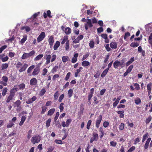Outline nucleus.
Returning a JSON list of instances; mask_svg holds the SVG:
<instances>
[{
	"mask_svg": "<svg viewBox=\"0 0 152 152\" xmlns=\"http://www.w3.org/2000/svg\"><path fill=\"white\" fill-rule=\"evenodd\" d=\"M70 75H71L70 72H69L66 75V77L65 78V80L66 81L68 80V79L69 78L70 76Z\"/></svg>",
	"mask_w": 152,
	"mask_h": 152,
	"instance_id": "56",
	"label": "nucleus"
},
{
	"mask_svg": "<svg viewBox=\"0 0 152 152\" xmlns=\"http://www.w3.org/2000/svg\"><path fill=\"white\" fill-rule=\"evenodd\" d=\"M48 69L46 68H44L43 70V72L42 73V75L43 76H45L48 72Z\"/></svg>",
	"mask_w": 152,
	"mask_h": 152,
	"instance_id": "55",
	"label": "nucleus"
},
{
	"mask_svg": "<svg viewBox=\"0 0 152 152\" xmlns=\"http://www.w3.org/2000/svg\"><path fill=\"white\" fill-rule=\"evenodd\" d=\"M29 57V56H28V53H25L21 57V58L22 59H25Z\"/></svg>",
	"mask_w": 152,
	"mask_h": 152,
	"instance_id": "32",
	"label": "nucleus"
},
{
	"mask_svg": "<svg viewBox=\"0 0 152 152\" xmlns=\"http://www.w3.org/2000/svg\"><path fill=\"white\" fill-rule=\"evenodd\" d=\"M42 54H39L36 56L34 59V61H37L40 60L43 57Z\"/></svg>",
	"mask_w": 152,
	"mask_h": 152,
	"instance_id": "14",
	"label": "nucleus"
},
{
	"mask_svg": "<svg viewBox=\"0 0 152 152\" xmlns=\"http://www.w3.org/2000/svg\"><path fill=\"white\" fill-rule=\"evenodd\" d=\"M68 36L67 35L64 36L63 39L62 41L61 42V44L62 45L64 44L65 42H66L68 41H69L68 39Z\"/></svg>",
	"mask_w": 152,
	"mask_h": 152,
	"instance_id": "16",
	"label": "nucleus"
},
{
	"mask_svg": "<svg viewBox=\"0 0 152 152\" xmlns=\"http://www.w3.org/2000/svg\"><path fill=\"white\" fill-rule=\"evenodd\" d=\"M83 68L82 67H80L79 69H77L75 72V76L77 77L78 76V74L80 72L81 70L83 69Z\"/></svg>",
	"mask_w": 152,
	"mask_h": 152,
	"instance_id": "24",
	"label": "nucleus"
},
{
	"mask_svg": "<svg viewBox=\"0 0 152 152\" xmlns=\"http://www.w3.org/2000/svg\"><path fill=\"white\" fill-rule=\"evenodd\" d=\"M90 65V62L87 61H83L82 63V65L84 67H86Z\"/></svg>",
	"mask_w": 152,
	"mask_h": 152,
	"instance_id": "21",
	"label": "nucleus"
},
{
	"mask_svg": "<svg viewBox=\"0 0 152 152\" xmlns=\"http://www.w3.org/2000/svg\"><path fill=\"white\" fill-rule=\"evenodd\" d=\"M99 131L100 132L99 137L100 138H102L104 135V130L102 127L99 128Z\"/></svg>",
	"mask_w": 152,
	"mask_h": 152,
	"instance_id": "20",
	"label": "nucleus"
},
{
	"mask_svg": "<svg viewBox=\"0 0 152 152\" xmlns=\"http://www.w3.org/2000/svg\"><path fill=\"white\" fill-rule=\"evenodd\" d=\"M41 140V137L39 135H36L35 136L33 137L31 139V141L33 144H35L36 143H38L40 142Z\"/></svg>",
	"mask_w": 152,
	"mask_h": 152,
	"instance_id": "2",
	"label": "nucleus"
},
{
	"mask_svg": "<svg viewBox=\"0 0 152 152\" xmlns=\"http://www.w3.org/2000/svg\"><path fill=\"white\" fill-rule=\"evenodd\" d=\"M14 96H15L13 94L10 93L9 95L8 96L7 99L6 101V102H9L11 100L13 99V98Z\"/></svg>",
	"mask_w": 152,
	"mask_h": 152,
	"instance_id": "11",
	"label": "nucleus"
},
{
	"mask_svg": "<svg viewBox=\"0 0 152 152\" xmlns=\"http://www.w3.org/2000/svg\"><path fill=\"white\" fill-rule=\"evenodd\" d=\"M124 124L123 123H121L119 126V129L121 130H122L124 128Z\"/></svg>",
	"mask_w": 152,
	"mask_h": 152,
	"instance_id": "37",
	"label": "nucleus"
},
{
	"mask_svg": "<svg viewBox=\"0 0 152 152\" xmlns=\"http://www.w3.org/2000/svg\"><path fill=\"white\" fill-rule=\"evenodd\" d=\"M8 66V65L7 64H3L2 65L1 70H3L4 69H6Z\"/></svg>",
	"mask_w": 152,
	"mask_h": 152,
	"instance_id": "34",
	"label": "nucleus"
},
{
	"mask_svg": "<svg viewBox=\"0 0 152 152\" xmlns=\"http://www.w3.org/2000/svg\"><path fill=\"white\" fill-rule=\"evenodd\" d=\"M135 149V148L134 146H132L127 151V152H132L134 151Z\"/></svg>",
	"mask_w": 152,
	"mask_h": 152,
	"instance_id": "64",
	"label": "nucleus"
},
{
	"mask_svg": "<svg viewBox=\"0 0 152 152\" xmlns=\"http://www.w3.org/2000/svg\"><path fill=\"white\" fill-rule=\"evenodd\" d=\"M69 57L67 56H64L62 57V60L63 62L65 63L68 61Z\"/></svg>",
	"mask_w": 152,
	"mask_h": 152,
	"instance_id": "30",
	"label": "nucleus"
},
{
	"mask_svg": "<svg viewBox=\"0 0 152 152\" xmlns=\"http://www.w3.org/2000/svg\"><path fill=\"white\" fill-rule=\"evenodd\" d=\"M113 66L115 69H117L119 66H121V68H123L122 65L121 64L120 61L118 60H116L113 63Z\"/></svg>",
	"mask_w": 152,
	"mask_h": 152,
	"instance_id": "5",
	"label": "nucleus"
},
{
	"mask_svg": "<svg viewBox=\"0 0 152 152\" xmlns=\"http://www.w3.org/2000/svg\"><path fill=\"white\" fill-rule=\"evenodd\" d=\"M64 32L67 35L70 34L71 33V29L69 27L66 28L65 29Z\"/></svg>",
	"mask_w": 152,
	"mask_h": 152,
	"instance_id": "22",
	"label": "nucleus"
},
{
	"mask_svg": "<svg viewBox=\"0 0 152 152\" xmlns=\"http://www.w3.org/2000/svg\"><path fill=\"white\" fill-rule=\"evenodd\" d=\"M93 139L95 140L96 141L98 139V134L95 132H94L93 133Z\"/></svg>",
	"mask_w": 152,
	"mask_h": 152,
	"instance_id": "33",
	"label": "nucleus"
},
{
	"mask_svg": "<svg viewBox=\"0 0 152 152\" xmlns=\"http://www.w3.org/2000/svg\"><path fill=\"white\" fill-rule=\"evenodd\" d=\"M7 45H4L2 46H1L0 48V53H1L4 50V49H5L6 48H7Z\"/></svg>",
	"mask_w": 152,
	"mask_h": 152,
	"instance_id": "49",
	"label": "nucleus"
},
{
	"mask_svg": "<svg viewBox=\"0 0 152 152\" xmlns=\"http://www.w3.org/2000/svg\"><path fill=\"white\" fill-rule=\"evenodd\" d=\"M64 105V103L63 102L61 103L60 105L59 109H60V111L61 112H62L64 110V107L63 106Z\"/></svg>",
	"mask_w": 152,
	"mask_h": 152,
	"instance_id": "50",
	"label": "nucleus"
},
{
	"mask_svg": "<svg viewBox=\"0 0 152 152\" xmlns=\"http://www.w3.org/2000/svg\"><path fill=\"white\" fill-rule=\"evenodd\" d=\"M21 103V101L20 100H18L15 102L14 104L17 107H19Z\"/></svg>",
	"mask_w": 152,
	"mask_h": 152,
	"instance_id": "43",
	"label": "nucleus"
},
{
	"mask_svg": "<svg viewBox=\"0 0 152 152\" xmlns=\"http://www.w3.org/2000/svg\"><path fill=\"white\" fill-rule=\"evenodd\" d=\"M51 119L50 118H49L48 119V120L46 121V126L47 127H48L50 125V123L51 122Z\"/></svg>",
	"mask_w": 152,
	"mask_h": 152,
	"instance_id": "36",
	"label": "nucleus"
},
{
	"mask_svg": "<svg viewBox=\"0 0 152 152\" xmlns=\"http://www.w3.org/2000/svg\"><path fill=\"white\" fill-rule=\"evenodd\" d=\"M98 33H100L103 31V29L102 27H100L97 29Z\"/></svg>",
	"mask_w": 152,
	"mask_h": 152,
	"instance_id": "59",
	"label": "nucleus"
},
{
	"mask_svg": "<svg viewBox=\"0 0 152 152\" xmlns=\"http://www.w3.org/2000/svg\"><path fill=\"white\" fill-rule=\"evenodd\" d=\"M117 145L116 142L115 141H112L110 142V145L113 147H115Z\"/></svg>",
	"mask_w": 152,
	"mask_h": 152,
	"instance_id": "57",
	"label": "nucleus"
},
{
	"mask_svg": "<svg viewBox=\"0 0 152 152\" xmlns=\"http://www.w3.org/2000/svg\"><path fill=\"white\" fill-rule=\"evenodd\" d=\"M55 147L54 146H50L48 148V151L47 152H52L54 149Z\"/></svg>",
	"mask_w": 152,
	"mask_h": 152,
	"instance_id": "46",
	"label": "nucleus"
},
{
	"mask_svg": "<svg viewBox=\"0 0 152 152\" xmlns=\"http://www.w3.org/2000/svg\"><path fill=\"white\" fill-rule=\"evenodd\" d=\"M133 68V65H131L129 66L128 68L127 69L126 71L130 73L132 70Z\"/></svg>",
	"mask_w": 152,
	"mask_h": 152,
	"instance_id": "52",
	"label": "nucleus"
},
{
	"mask_svg": "<svg viewBox=\"0 0 152 152\" xmlns=\"http://www.w3.org/2000/svg\"><path fill=\"white\" fill-rule=\"evenodd\" d=\"M46 91L45 90V89H44V88H42L41 89V90L40 91L39 93V95L40 96H43L44 94L45 93Z\"/></svg>",
	"mask_w": 152,
	"mask_h": 152,
	"instance_id": "28",
	"label": "nucleus"
},
{
	"mask_svg": "<svg viewBox=\"0 0 152 152\" xmlns=\"http://www.w3.org/2000/svg\"><path fill=\"white\" fill-rule=\"evenodd\" d=\"M27 37L26 36H25L23 37V38H22L20 41V42L21 44L24 43L26 40H27Z\"/></svg>",
	"mask_w": 152,
	"mask_h": 152,
	"instance_id": "44",
	"label": "nucleus"
},
{
	"mask_svg": "<svg viewBox=\"0 0 152 152\" xmlns=\"http://www.w3.org/2000/svg\"><path fill=\"white\" fill-rule=\"evenodd\" d=\"M148 133H147L143 135L142 140V142H143L145 141L147 137L148 136Z\"/></svg>",
	"mask_w": 152,
	"mask_h": 152,
	"instance_id": "45",
	"label": "nucleus"
},
{
	"mask_svg": "<svg viewBox=\"0 0 152 152\" xmlns=\"http://www.w3.org/2000/svg\"><path fill=\"white\" fill-rule=\"evenodd\" d=\"M48 42L50 45V48H52L53 44L54 42V37L53 36H50L48 39Z\"/></svg>",
	"mask_w": 152,
	"mask_h": 152,
	"instance_id": "6",
	"label": "nucleus"
},
{
	"mask_svg": "<svg viewBox=\"0 0 152 152\" xmlns=\"http://www.w3.org/2000/svg\"><path fill=\"white\" fill-rule=\"evenodd\" d=\"M7 90L8 89L7 88H5L3 90L2 92V95L3 96H4L6 95Z\"/></svg>",
	"mask_w": 152,
	"mask_h": 152,
	"instance_id": "47",
	"label": "nucleus"
},
{
	"mask_svg": "<svg viewBox=\"0 0 152 152\" xmlns=\"http://www.w3.org/2000/svg\"><path fill=\"white\" fill-rule=\"evenodd\" d=\"M87 25L89 27H92L93 26V25L91 23V20L90 19H88V21L87 22Z\"/></svg>",
	"mask_w": 152,
	"mask_h": 152,
	"instance_id": "31",
	"label": "nucleus"
},
{
	"mask_svg": "<svg viewBox=\"0 0 152 152\" xmlns=\"http://www.w3.org/2000/svg\"><path fill=\"white\" fill-rule=\"evenodd\" d=\"M58 66L57 65L55 66H54L53 68L51 70V72L52 73H54L55 72H56L57 71L58 69Z\"/></svg>",
	"mask_w": 152,
	"mask_h": 152,
	"instance_id": "39",
	"label": "nucleus"
},
{
	"mask_svg": "<svg viewBox=\"0 0 152 152\" xmlns=\"http://www.w3.org/2000/svg\"><path fill=\"white\" fill-rule=\"evenodd\" d=\"M126 61V59L125 58H124L122 59V60L120 61V63H121V65L122 66L124 67L125 66V63Z\"/></svg>",
	"mask_w": 152,
	"mask_h": 152,
	"instance_id": "54",
	"label": "nucleus"
},
{
	"mask_svg": "<svg viewBox=\"0 0 152 152\" xmlns=\"http://www.w3.org/2000/svg\"><path fill=\"white\" fill-rule=\"evenodd\" d=\"M1 59L3 62H4L8 61L9 59V58L8 56H7L5 57L2 58Z\"/></svg>",
	"mask_w": 152,
	"mask_h": 152,
	"instance_id": "62",
	"label": "nucleus"
},
{
	"mask_svg": "<svg viewBox=\"0 0 152 152\" xmlns=\"http://www.w3.org/2000/svg\"><path fill=\"white\" fill-rule=\"evenodd\" d=\"M45 37V33L44 32H42L37 38V41L39 43L42 41Z\"/></svg>",
	"mask_w": 152,
	"mask_h": 152,
	"instance_id": "3",
	"label": "nucleus"
},
{
	"mask_svg": "<svg viewBox=\"0 0 152 152\" xmlns=\"http://www.w3.org/2000/svg\"><path fill=\"white\" fill-rule=\"evenodd\" d=\"M55 111L54 108H51L49 110L48 113L47 115L51 116L53 115Z\"/></svg>",
	"mask_w": 152,
	"mask_h": 152,
	"instance_id": "18",
	"label": "nucleus"
},
{
	"mask_svg": "<svg viewBox=\"0 0 152 152\" xmlns=\"http://www.w3.org/2000/svg\"><path fill=\"white\" fill-rule=\"evenodd\" d=\"M42 110L41 113V114H44L45 112L47 109V107L45 106H42Z\"/></svg>",
	"mask_w": 152,
	"mask_h": 152,
	"instance_id": "51",
	"label": "nucleus"
},
{
	"mask_svg": "<svg viewBox=\"0 0 152 152\" xmlns=\"http://www.w3.org/2000/svg\"><path fill=\"white\" fill-rule=\"evenodd\" d=\"M35 53V51L33 50L31 51L29 53H28V56L29 57L33 55H34Z\"/></svg>",
	"mask_w": 152,
	"mask_h": 152,
	"instance_id": "63",
	"label": "nucleus"
},
{
	"mask_svg": "<svg viewBox=\"0 0 152 152\" xmlns=\"http://www.w3.org/2000/svg\"><path fill=\"white\" fill-rule=\"evenodd\" d=\"M134 102L136 104H138L141 103V101L140 98H137L136 99H135Z\"/></svg>",
	"mask_w": 152,
	"mask_h": 152,
	"instance_id": "41",
	"label": "nucleus"
},
{
	"mask_svg": "<svg viewBox=\"0 0 152 152\" xmlns=\"http://www.w3.org/2000/svg\"><path fill=\"white\" fill-rule=\"evenodd\" d=\"M130 36V34L129 32H127L125 33L124 39L125 40H126L127 37H129Z\"/></svg>",
	"mask_w": 152,
	"mask_h": 152,
	"instance_id": "60",
	"label": "nucleus"
},
{
	"mask_svg": "<svg viewBox=\"0 0 152 152\" xmlns=\"http://www.w3.org/2000/svg\"><path fill=\"white\" fill-rule=\"evenodd\" d=\"M152 83H149L147 86V90H151Z\"/></svg>",
	"mask_w": 152,
	"mask_h": 152,
	"instance_id": "61",
	"label": "nucleus"
},
{
	"mask_svg": "<svg viewBox=\"0 0 152 152\" xmlns=\"http://www.w3.org/2000/svg\"><path fill=\"white\" fill-rule=\"evenodd\" d=\"M89 53H87L86 54L83 56V57L82 58V60L83 61L85 59H86L87 58H88L89 56Z\"/></svg>",
	"mask_w": 152,
	"mask_h": 152,
	"instance_id": "58",
	"label": "nucleus"
},
{
	"mask_svg": "<svg viewBox=\"0 0 152 152\" xmlns=\"http://www.w3.org/2000/svg\"><path fill=\"white\" fill-rule=\"evenodd\" d=\"M42 64V62H40L36 65V67L34 69L32 75L33 76L38 75L40 71V67L41 65Z\"/></svg>",
	"mask_w": 152,
	"mask_h": 152,
	"instance_id": "1",
	"label": "nucleus"
},
{
	"mask_svg": "<svg viewBox=\"0 0 152 152\" xmlns=\"http://www.w3.org/2000/svg\"><path fill=\"white\" fill-rule=\"evenodd\" d=\"M28 66V65L26 64H25L19 70L20 72H22L25 70Z\"/></svg>",
	"mask_w": 152,
	"mask_h": 152,
	"instance_id": "17",
	"label": "nucleus"
},
{
	"mask_svg": "<svg viewBox=\"0 0 152 152\" xmlns=\"http://www.w3.org/2000/svg\"><path fill=\"white\" fill-rule=\"evenodd\" d=\"M60 43L59 41H56L53 46V49L54 50H56L59 47Z\"/></svg>",
	"mask_w": 152,
	"mask_h": 152,
	"instance_id": "13",
	"label": "nucleus"
},
{
	"mask_svg": "<svg viewBox=\"0 0 152 152\" xmlns=\"http://www.w3.org/2000/svg\"><path fill=\"white\" fill-rule=\"evenodd\" d=\"M51 12L50 10H48L47 11V13L44 12L43 13V16L45 18H46L47 17L49 18H52V16L51 15Z\"/></svg>",
	"mask_w": 152,
	"mask_h": 152,
	"instance_id": "10",
	"label": "nucleus"
},
{
	"mask_svg": "<svg viewBox=\"0 0 152 152\" xmlns=\"http://www.w3.org/2000/svg\"><path fill=\"white\" fill-rule=\"evenodd\" d=\"M91 122L92 121L91 120L88 121L86 126V128L87 129L89 130L90 129Z\"/></svg>",
	"mask_w": 152,
	"mask_h": 152,
	"instance_id": "35",
	"label": "nucleus"
},
{
	"mask_svg": "<svg viewBox=\"0 0 152 152\" xmlns=\"http://www.w3.org/2000/svg\"><path fill=\"white\" fill-rule=\"evenodd\" d=\"M110 46L112 49H116L117 47V43L115 42H112L110 43Z\"/></svg>",
	"mask_w": 152,
	"mask_h": 152,
	"instance_id": "12",
	"label": "nucleus"
},
{
	"mask_svg": "<svg viewBox=\"0 0 152 152\" xmlns=\"http://www.w3.org/2000/svg\"><path fill=\"white\" fill-rule=\"evenodd\" d=\"M35 66L34 65H32L30 66L28 69L27 70V72L28 73H29L31 72V71L34 68Z\"/></svg>",
	"mask_w": 152,
	"mask_h": 152,
	"instance_id": "40",
	"label": "nucleus"
},
{
	"mask_svg": "<svg viewBox=\"0 0 152 152\" xmlns=\"http://www.w3.org/2000/svg\"><path fill=\"white\" fill-rule=\"evenodd\" d=\"M152 119V117L151 116H149L145 120V123L147 124L149 123Z\"/></svg>",
	"mask_w": 152,
	"mask_h": 152,
	"instance_id": "53",
	"label": "nucleus"
},
{
	"mask_svg": "<svg viewBox=\"0 0 152 152\" xmlns=\"http://www.w3.org/2000/svg\"><path fill=\"white\" fill-rule=\"evenodd\" d=\"M69 41H67L65 43V49L66 51H68L69 48Z\"/></svg>",
	"mask_w": 152,
	"mask_h": 152,
	"instance_id": "38",
	"label": "nucleus"
},
{
	"mask_svg": "<svg viewBox=\"0 0 152 152\" xmlns=\"http://www.w3.org/2000/svg\"><path fill=\"white\" fill-rule=\"evenodd\" d=\"M117 113L119 115V117L120 118H122L124 117V110H122V111H118Z\"/></svg>",
	"mask_w": 152,
	"mask_h": 152,
	"instance_id": "15",
	"label": "nucleus"
},
{
	"mask_svg": "<svg viewBox=\"0 0 152 152\" xmlns=\"http://www.w3.org/2000/svg\"><path fill=\"white\" fill-rule=\"evenodd\" d=\"M89 46L91 48H93L94 47V42L93 40H91L89 43Z\"/></svg>",
	"mask_w": 152,
	"mask_h": 152,
	"instance_id": "48",
	"label": "nucleus"
},
{
	"mask_svg": "<svg viewBox=\"0 0 152 152\" xmlns=\"http://www.w3.org/2000/svg\"><path fill=\"white\" fill-rule=\"evenodd\" d=\"M26 117L25 116L23 115L22 116L21 118V121L20 122L19 125L21 126L23 125L24 123V122L26 120Z\"/></svg>",
	"mask_w": 152,
	"mask_h": 152,
	"instance_id": "19",
	"label": "nucleus"
},
{
	"mask_svg": "<svg viewBox=\"0 0 152 152\" xmlns=\"http://www.w3.org/2000/svg\"><path fill=\"white\" fill-rule=\"evenodd\" d=\"M9 122L10 123L8 124L6 126V127L7 129L11 128L14 125V123L12 121L11 122V120H10Z\"/></svg>",
	"mask_w": 152,
	"mask_h": 152,
	"instance_id": "26",
	"label": "nucleus"
},
{
	"mask_svg": "<svg viewBox=\"0 0 152 152\" xmlns=\"http://www.w3.org/2000/svg\"><path fill=\"white\" fill-rule=\"evenodd\" d=\"M51 56L50 55H46L44 57V59L46 60L45 64H48L50 61Z\"/></svg>",
	"mask_w": 152,
	"mask_h": 152,
	"instance_id": "7",
	"label": "nucleus"
},
{
	"mask_svg": "<svg viewBox=\"0 0 152 152\" xmlns=\"http://www.w3.org/2000/svg\"><path fill=\"white\" fill-rule=\"evenodd\" d=\"M108 70V68H106L105 69L101 74V77H104L107 74Z\"/></svg>",
	"mask_w": 152,
	"mask_h": 152,
	"instance_id": "23",
	"label": "nucleus"
},
{
	"mask_svg": "<svg viewBox=\"0 0 152 152\" xmlns=\"http://www.w3.org/2000/svg\"><path fill=\"white\" fill-rule=\"evenodd\" d=\"M102 118V117L101 115H100L98 116V117L97 118L96 121V126L97 128H98L99 127Z\"/></svg>",
	"mask_w": 152,
	"mask_h": 152,
	"instance_id": "4",
	"label": "nucleus"
},
{
	"mask_svg": "<svg viewBox=\"0 0 152 152\" xmlns=\"http://www.w3.org/2000/svg\"><path fill=\"white\" fill-rule=\"evenodd\" d=\"M55 124L56 126L58 128L61 127L60 123L59 121H54Z\"/></svg>",
	"mask_w": 152,
	"mask_h": 152,
	"instance_id": "42",
	"label": "nucleus"
},
{
	"mask_svg": "<svg viewBox=\"0 0 152 152\" xmlns=\"http://www.w3.org/2000/svg\"><path fill=\"white\" fill-rule=\"evenodd\" d=\"M37 99V97L36 96H34L32 98H29L26 102L27 104H30L32 103L34 101H35Z\"/></svg>",
	"mask_w": 152,
	"mask_h": 152,
	"instance_id": "8",
	"label": "nucleus"
},
{
	"mask_svg": "<svg viewBox=\"0 0 152 152\" xmlns=\"http://www.w3.org/2000/svg\"><path fill=\"white\" fill-rule=\"evenodd\" d=\"M139 45V44L137 42H132L130 45V47L133 48L137 47Z\"/></svg>",
	"mask_w": 152,
	"mask_h": 152,
	"instance_id": "29",
	"label": "nucleus"
},
{
	"mask_svg": "<svg viewBox=\"0 0 152 152\" xmlns=\"http://www.w3.org/2000/svg\"><path fill=\"white\" fill-rule=\"evenodd\" d=\"M19 87V90H23L25 88V85L23 83H21L18 86Z\"/></svg>",
	"mask_w": 152,
	"mask_h": 152,
	"instance_id": "25",
	"label": "nucleus"
},
{
	"mask_svg": "<svg viewBox=\"0 0 152 152\" xmlns=\"http://www.w3.org/2000/svg\"><path fill=\"white\" fill-rule=\"evenodd\" d=\"M73 90L72 89H69L68 91V94L69 98L71 97L72 96Z\"/></svg>",
	"mask_w": 152,
	"mask_h": 152,
	"instance_id": "27",
	"label": "nucleus"
},
{
	"mask_svg": "<svg viewBox=\"0 0 152 152\" xmlns=\"http://www.w3.org/2000/svg\"><path fill=\"white\" fill-rule=\"evenodd\" d=\"M37 79L34 77L32 78L30 80V85L31 86H34L37 85Z\"/></svg>",
	"mask_w": 152,
	"mask_h": 152,
	"instance_id": "9",
	"label": "nucleus"
}]
</instances>
